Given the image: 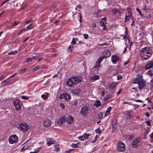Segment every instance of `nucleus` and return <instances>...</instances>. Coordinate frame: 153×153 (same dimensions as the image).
I'll return each mask as SVG.
<instances>
[{"mask_svg": "<svg viewBox=\"0 0 153 153\" xmlns=\"http://www.w3.org/2000/svg\"><path fill=\"white\" fill-rule=\"evenodd\" d=\"M118 10H119L118 9L115 8H114L112 9V12L114 14H116L118 13Z\"/></svg>", "mask_w": 153, "mask_h": 153, "instance_id": "nucleus-29", "label": "nucleus"}, {"mask_svg": "<svg viewBox=\"0 0 153 153\" xmlns=\"http://www.w3.org/2000/svg\"><path fill=\"white\" fill-rule=\"evenodd\" d=\"M78 103V102L77 100H74L73 101V105L74 106H76Z\"/></svg>", "mask_w": 153, "mask_h": 153, "instance_id": "nucleus-52", "label": "nucleus"}, {"mask_svg": "<svg viewBox=\"0 0 153 153\" xmlns=\"http://www.w3.org/2000/svg\"><path fill=\"white\" fill-rule=\"evenodd\" d=\"M143 51V54H146L149 55V54H152L153 53V52L151 50V48L149 47H145L142 49Z\"/></svg>", "mask_w": 153, "mask_h": 153, "instance_id": "nucleus-9", "label": "nucleus"}, {"mask_svg": "<svg viewBox=\"0 0 153 153\" xmlns=\"http://www.w3.org/2000/svg\"><path fill=\"white\" fill-rule=\"evenodd\" d=\"M38 59V57L36 56H32L31 57H28L25 60V62H29L33 59Z\"/></svg>", "mask_w": 153, "mask_h": 153, "instance_id": "nucleus-17", "label": "nucleus"}, {"mask_svg": "<svg viewBox=\"0 0 153 153\" xmlns=\"http://www.w3.org/2000/svg\"><path fill=\"white\" fill-rule=\"evenodd\" d=\"M83 35L84 36V38L85 39H88L89 36H88V35L87 34H84Z\"/></svg>", "mask_w": 153, "mask_h": 153, "instance_id": "nucleus-50", "label": "nucleus"}, {"mask_svg": "<svg viewBox=\"0 0 153 153\" xmlns=\"http://www.w3.org/2000/svg\"><path fill=\"white\" fill-rule=\"evenodd\" d=\"M40 149L41 147H40L39 148L35 149L34 150V151L36 152V153H37L38 152L40 151Z\"/></svg>", "mask_w": 153, "mask_h": 153, "instance_id": "nucleus-48", "label": "nucleus"}, {"mask_svg": "<svg viewBox=\"0 0 153 153\" xmlns=\"http://www.w3.org/2000/svg\"><path fill=\"white\" fill-rule=\"evenodd\" d=\"M145 123L147 124V126H151L150 122L149 121H146Z\"/></svg>", "mask_w": 153, "mask_h": 153, "instance_id": "nucleus-62", "label": "nucleus"}, {"mask_svg": "<svg viewBox=\"0 0 153 153\" xmlns=\"http://www.w3.org/2000/svg\"><path fill=\"white\" fill-rule=\"evenodd\" d=\"M103 27V28H102V29L103 30H107V27H106L105 25L102 26Z\"/></svg>", "mask_w": 153, "mask_h": 153, "instance_id": "nucleus-63", "label": "nucleus"}, {"mask_svg": "<svg viewBox=\"0 0 153 153\" xmlns=\"http://www.w3.org/2000/svg\"><path fill=\"white\" fill-rule=\"evenodd\" d=\"M126 117L127 119H130V118L131 114L130 113L128 112L126 114Z\"/></svg>", "mask_w": 153, "mask_h": 153, "instance_id": "nucleus-38", "label": "nucleus"}, {"mask_svg": "<svg viewBox=\"0 0 153 153\" xmlns=\"http://www.w3.org/2000/svg\"><path fill=\"white\" fill-rule=\"evenodd\" d=\"M14 104L15 108L17 111H19L21 109L22 103L18 100H16L13 101Z\"/></svg>", "mask_w": 153, "mask_h": 153, "instance_id": "nucleus-7", "label": "nucleus"}, {"mask_svg": "<svg viewBox=\"0 0 153 153\" xmlns=\"http://www.w3.org/2000/svg\"><path fill=\"white\" fill-rule=\"evenodd\" d=\"M119 60L118 56L115 55H113L111 56V60L113 63H116L117 61Z\"/></svg>", "mask_w": 153, "mask_h": 153, "instance_id": "nucleus-15", "label": "nucleus"}, {"mask_svg": "<svg viewBox=\"0 0 153 153\" xmlns=\"http://www.w3.org/2000/svg\"><path fill=\"white\" fill-rule=\"evenodd\" d=\"M46 140L47 142V144L49 146L54 144L55 142V141L53 140V139L51 138H46Z\"/></svg>", "mask_w": 153, "mask_h": 153, "instance_id": "nucleus-12", "label": "nucleus"}, {"mask_svg": "<svg viewBox=\"0 0 153 153\" xmlns=\"http://www.w3.org/2000/svg\"><path fill=\"white\" fill-rule=\"evenodd\" d=\"M60 107L62 109H64L65 108L64 105L63 104H61Z\"/></svg>", "mask_w": 153, "mask_h": 153, "instance_id": "nucleus-64", "label": "nucleus"}, {"mask_svg": "<svg viewBox=\"0 0 153 153\" xmlns=\"http://www.w3.org/2000/svg\"><path fill=\"white\" fill-rule=\"evenodd\" d=\"M79 18V21L80 22V23L82 22V19H81V14H79V15L77 16Z\"/></svg>", "mask_w": 153, "mask_h": 153, "instance_id": "nucleus-47", "label": "nucleus"}, {"mask_svg": "<svg viewBox=\"0 0 153 153\" xmlns=\"http://www.w3.org/2000/svg\"><path fill=\"white\" fill-rule=\"evenodd\" d=\"M139 143L140 141L139 139H138L137 138L135 139L132 142V145L133 147L136 148L137 146L139 145Z\"/></svg>", "mask_w": 153, "mask_h": 153, "instance_id": "nucleus-10", "label": "nucleus"}, {"mask_svg": "<svg viewBox=\"0 0 153 153\" xmlns=\"http://www.w3.org/2000/svg\"><path fill=\"white\" fill-rule=\"evenodd\" d=\"M99 77H90L89 79L90 81H94L95 80L98 79Z\"/></svg>", "mask_w": 153, "mask_h": 153, "instance_id": "nucleus-26", "label": "nucleus"}, {"mask_svg": "<svg viewBox=\"0 0 153 153\" xmlns=\"http://www.w3.org/2000/svg\"><path fill=\"white\" fill-rule=\"evenodd\" d=\"M95 132L97 134H100L101 132V130L99 128H98L95 130Z\"/></svg>", "mask_w": 153, "mask_h": 153, "instance_id": "nucleus-41", "label": "nucleus"}, {"mask_svg": "<svg viewBox=\"0 0 153 153\" xmlns=\"http://www.w3.org/2000/svg\"><path fill=\"white\" fill-rule=\"evenodd\" d=\"M82 79V77H71L66 81V85L69 87L77 84Z\"/></svg>", "mask_w": 153, "mask_h": 153, "instance_id": "nucleus-2", "label": "nucleus"}, {"mask_svg": "<svg viewBox=\"0 0 153 153\" xmlns=\"http://www.w3.org/2000/svg\"><path fill=\"white\" fill-rule=\"evenodd\" d=\"M18 140V138L15 134L11 136L9 138V142L11 144L16 143Z\"/></svg>", "mask_w": 153, "mask_h": 153, "instance_id": "nucleus-6", "label": "nucleus"}, {"mask_svg": "<svg viewBox=\"0 0 153 153\" xmlns=\"http://www.w3.org/2000/svg\"><path fill=\"white\" fill-rule=\"evenodd\" d=\"M54 147L55 148V149L54 150L55 151L58 152L59 151V148L58 145H54Z\"/></svg>", "mask_w": 153, "mask_h": 153, "instance_id": "nucleus-27", "label": "nucleus"}, {"mask_svg": "<svg viewBox=\"0 0 153 153\" xmlns=\"http://www.w3.org/2000/svg\"><path fill=\"white\" fill-rule=\"evenodd\" d=\"M131 17L129 16H127V15H126L125 18V22H128L129 20Z\"/></svg>", "mask_w": 153, "mask_h": 153, "instance_id": "nucleus-25", "label": "nucleus"}, {"mask_svg": "<svg viewBox=\"0 0 153 153\" xmlns=\"http://www.w3.org/2000/svg\"><path fill=\"white\" fill-rule=\"evenodd\" d=\"M71 92L73 94L78 95L80 93V90L78 89H74Z\"/></svg>", "mask_w": 153, "mask_h": 153, "instance_id": "nucleus-19", "label": "nucleus"}, {"mask_svg": "<svg viewBox=\"0 0 153 153\" xmlns=\"http://www.w3.org/2000/svg\"><path fill=\"white\" fill-rule=\"evenodd\" d=\"M65 117L61 116L57 121L58 124H61L63 123L65 120Z\"/></svg>", "mask_w": 153, "mask_h": 153, "instance_id": "nucleus-18", "label": "nucleus"}, {"mask_svg": "<svg viewBox=\"0 0 153 153\" xmlns=\"http://www.w3.org/2000/svg\"><path fill=\"white\" fill-rule=\"evenodd\" d=\"M74 120V118L71 116H69L67 117L66 121L68 124L72 123Z\"/></svg>", "mask_w": 153, "mask_h": 153, "instance_id": "nucleus-14", "label": "nucleus"}, {"mask_svg": "<svg viewBox=\"0 0 153 153\" xmlns=\"http://www.w3.org/2000/svg\"><path fill=\"white\" fill-rule=\"evenodd\" d=\"M32 24H30L29 25L27 26V29H27V30L31 29V28L32 27Z\"/></svg>", "mask_w": 153, "mask_h": 153, "instance_id": "nucleus-51", "label": "nucleus"}, {"mask_svg": "<svg viewBox=\"0 0 153 153\" xmlns=\"http://www.w3.org/2000/svg\"><path fill=\"white\" fill-rule=\"evenodd\" d=\"M51 122L50 120H46L44 121V125L46 128H48L51 126Z\"/></svg>", "mask_w": 153, "mask_h": 153, "instance_id": "nucleus-11", "label": "nucleus"}, {"mask_svg": "<svg viewBox=\"0 0 153 153\" xmlns=\"http://www.w3.org/2000/svg\"><path fill=\"white\" fill-rule=\"evenodd\" d=\"M148 72V75L149 74L151 76H152L153 74V68H151Z\"/></svg>", "mask_w": 153, "mask_h": 153, "instance_id": "nucleus-28", "label": "nucleus"}, {"mask_svg": "<svg viewBox=\"0 0 153 153\" xmlns=\"http://www.w3.org/2000/svg\"><path fill=\"white\" fill-rule=\"evenodd\" d=\"M143 50H141L140 52V57L142 58L141 60H146L148 59L150 57L152 54H148L147 55L146 53V54H143Z\"/></svg>", "mask_w": 153, "mask_h": 153, "instance_id": "nucleus-8", "label": "nucleus"}, {"mask_svg": "<svg viewBox=\"0 0 153 153\" xmlns=\"http://www.w3.org/2000/svg\"><path fill=\"white\" fill-rule=\"evenodd\" d=\"M100 25L101 26H102L104 25H105V23H104V22H101V21H100Z\"/></svg>", "mask_w": 153, "mask_h": 153, "instance_id": "nucleus-60", "label": "nucleus"}, {"mask_svg": "<svg viewBox=\"0 0 153 153\" xmlns=\"http://www.w3.org/2000/svg\"><path fill=\"white\" fill-rule=\"evenodd\" d=\"M136 10L138 12L139 15H140V16L142 18L143 17V14L141 13V11H140L139 9L138 8H136Z\"/></svg>", "mask_w": 153, "mask_h": 153, "instance_id": "nucleus-36", "label": "nucleus"}, {"mask_svg": "<svg viewBox=\"0 0 153 153\" xmlns=\"http://www.w3.org/2000/svg\"><path fill=\"white\" fill-rule=\"evenodd\" d=\"M110 51H107L103 53L106 56L107 58L109 57L110 56L111 53L110 52Z\"/></svg>", "mask_w": 153, "mask_h": 153, "instance_id": "nucleus-23", "label": "nucleus"}, {"mask_svg": "<svg viewBox=\"0 0 153 153\" xmlns=\"http://www.w3.org/2000/svg\"><path fill=\"white\" fill-rule=\"evenodd\" d=\"M150 84L151 85L150 90L151 91H153V80H151L150 81Z\"/></svg>", "mask_w": 153, "mask_h": 153, "instance_id": "nucleus-32", "label": "nucleus"}, {"mask_svg": "<svg viewBox=\"0 0 153 153\" xmlns=\"http://www.w3.org/2000/svg\"><path fill=\"white\" fill-rule=\"evenodd\" d=\"M89 109L88 106L87 105H84L81 108L80 113L81 115L83 117H85L88 113Z\"/></svg>", "mask_w": 153, "mask_h": 153, "instance_id": "nucleus-4", "label": "nucleus"}, {"mask_svg": "<svg viewBox=\"0 0 153 153\" xmlns=\"http://www.w3.org/2000/svg\"><path fill=\"white\" fill-rule=\"evenodd\" d=\"M152 67H153V60L150 61L147 63L145 66V68L146 69H148Z\"/></svg>", "mask_w": 153, "mask_h": 153, "instance_id": "nucleus-16", "label": "nucleus"}, {"mask_svg": "<svg viewBox=\"0 0 153 153\" xmlns=\"http://www.w3.org/2000/svg\"><path fill=\"white\" fill-rule=\"evenodd\" d=\"M64 98H65V93L63 94H61L60 96H59V98L61 99H62Z\"/></svg>", "mask_w": 153, "mask_h": 153, "instance_id": "nucleus-43", "label": "nucleus"}, {"mask_svg": "<svg viewBox=\"0 0 153 153\" xmlns=\"http://www.w3.org/2000/svg\"><path fill=\"white\" fill-rule=\"evenodd\" d=\"M103 59V57H100L99 58L98 61L97 62L95 65L94 66V67L95 68H97L100 66V63L102 62Z\"/></svg>", "mask_w": 153, "mask_h": 153, "instance_id": "nucleus-13", "label": "nucleus"}, {"mask_svg": "<svg viewBox=\"0 0 153 153\" xmlns=\"http://www.w3.org/2000/svg\"><path fill=\"white\" fill-rule=\"evenodd\" d=\"M124 144L121 141L119 142L117 145V150L118 151L123 152L125 150Z\"/></svg>", "mask_w": 153, "mask_h": 153, "instance_id": "nucleus-5", "label": "nucleus"}, {"mask_svg": "<svg viewBox=\"0 0 153 153\" xmlns=\"http://www.w3.org/2000/svg\"><path fill=\"white\" fill-rule=\"evenodd\" d=\"M17 53V51H10L8 53V54L9 55L10 54H15V53Z\"/></svg>", "mask_w": 153, "mask_h": 153, "instance_id": "nucleus-40", "label": "nucleus"}, {"mask_svg": "<svg viewBox=\"0 0 153 153\" xmlns=\"http://www.w3.org/2000/svg\"><path fill=\"white\" fill-rule=\"evenodd\" d=\"M19 23V21H15L14 22V23L13 24V26H15L17 25L18 23Z\"/></svg>", "mask_w": 153, "mask_h": 153, "instance_id": "nucleus-61", "label": "nucleus"}, {"mask_svg": "<svg viewBox=\"0 0 153 153\" xmlns=\"http://www.w3.org/2000/svg\"><path fill=\"white\" fill-rule=\"evenodd\" d=\"M26 30H27V29H26L25 28H23L21 30H20L18 32V35H19V34H21L22 32H23V31H26Z\"/></svg>", "mask_w": 153, "mask_h": 153, "instance_id": "nucleus-37", "label": "nucleus"}, {"mask_svg": "<svg viewBox=\"0 0 153 153\" xmlns=\"http://www.w3.org/2000/svg\"><path fill=\"white\" fill-rule=\"evenodd\" d=\"M79 139L81 140H83L85 139V138L84 137L83 135L82 136H80L79 137Z\"/></svg>", "mask_w": 153, "mask_h": 153, "instance_id": "nucleus-54", "label": "nucleus"}, {"mask_svg": "<svg viewBox=\"0 0 153 153\" xmlns=\"http://www.w3.org/2000/svg\"><path fill=\"white\" fill-rule=\"evenodd\" d=\"M149 131V129L148 128L145 130V132L144 133V135H145V136H146L148 134Z\"/></svg>", "mask_w": 153, "mask_h": 153, "instance_id": "nucleus-33", "label": "nucleus"}, {"mask_svg": "<svg viewBox=\"0 0 153 153\" xmlns=\"http://www.w3.org/2000/svg\"><path fill=\"white\" fill-rule=\"evenodd\" d=\"M11 81L10 79V78H8L7 79H6L3 81V83H6V84L7 83Z\"/></svg>", "mask_w": 153, "mask_h": 153, "instance_id": "nucleus-42", "label": "nucleus"}, {"mask_svg": "<svg viewBox=\"0 0 153 153\" xmlns=\"http://www.w3.org/2000/svg\"><path fill=\"white\" fill-rule=\"evenodd\" d=\"M132 83L137 84L139 90L143 89L146 86V81L143 78V77H136L133 79Z\"/></svg>", "mask_w": 153, "mask_h": 153, "instance_id": "nucleus-1", "label": "nucleus"}, {"mask_svg": "<svg viewBox=\"0 0 153 153\" xmlns=\"http://www.w3.org/2000/svg\"><path fill=\"white\" fill-rule=\"evenodd\" d=\"M56 7V4H53V5L51 6L50 7V10H52Z\"/></svg>", "mask_w": 153, "mask_h": 153, "instance_id": "nucleus-34", "label": "nucleus"}, {"mask_svg": "<svg viewBox=\"0 0 153 153\" xmlns=\"http://www.w3.org/2000/svg\"><path fill=\"white\" fill-rule=\"evenodd\" d=\"M84 137L85 138V139L86 138H87L89 136V134H84L83 135Z\"/></svg>", "mask_w": 153, "mask_h": 153, "instance_id": "nucleus-58", "label": "nucleus"}, {"mask_svg": "<svg viewBox=\"0 0 153 153\" xmlns=\"http://www.w3.org/2000/svg\"><path fill=\"white\" fill-rule=\"evenodd\" d=\"M128 16H129L131 17V16H132V12H131V11L128 12Z\"/></svg>", "mask_w": 153, "mask_h": 153, "instance_id": "nucleus-57", "label": "nucleus"}, {"mask_svg": "<svg viewBox=\"0 0 153 153\" xmlns=\"http://www.w3.org/2000/svg\"><path fill=\"white\" fill-rule=\"evenodd\" d=\"M78 143L75 144L74 143H73L71 144V146L73 147L76 148L78 147L77 145Z\"/></svg>", "mask_w": 153, "mask_h": 153, "instance_id": "nucleus-39", "label": "nucleus"}, {"mask_svg": "<svg viewBox=\"0 0 153 153\" xmlns=\"http://www.w3.org/2000/svg\"><path fill=\"white\" fill-rule=\"evenodd\" d=\"M101 105V101L99 100H96V102L94 104V105L96 107V108H97Z\"/></svg>", "mask_w": 153, "mask_h": 153, "instance_id": "nucleus-22", "label": "nucleus"}, {"mask_svg": "<svg viewBox=\"0 0 153 153\" xmlns=\"http://www.w3.org/2000/svg\"><path fill=\"white\" fill-rule=\"evenodd\" d=\"M73 46L72 47V46L71 45H69L68 48V52H71L72 51V50L71 49V48H73Z\"/></svg>", "mask_w": 153, "mask_h": 153, "instance_id": "nucleus-44", "label": "nucleus"}, {"mask_svg": "<svg viewBox=\"0 0 153 153\" xmlns=\"http://www.w3.org/2000/svg\"><path fill=\"white\" fill-rule=\"evenodd\" d=\"M28 147V146H25V145L24 146H23L20 150V151L21 152H23L24 151H25V150L27 149Z\"/></svg>", "mask_w": 153, "mask_h": 153, "instance_id": "nucleus-31", "label": "nucleus"}, {"mask_svg": "<svg viewBox=\"0 0 153 153\" xmlns=\"http://www.w3.org/2000/svg\"><path fill=\"white\" fill-rule=\"evenodd\" d=\"M65 99L66 100L68 101L71 98V96L69 93H65Z\"/></svg>", "mask_w": 153, "mask_h": 153, "instance_id": "nucleus-20", "label": "nucleus"}, {"mask_svg": "<svg viewBox=\"0 0 153 153\" xmlns=\"http://www.w3.org/2000/svg\"><path fill=\"white\" fill-rule=\"evenodd\" d=\"M111 108L110 107H109L108 108L107 110L106 111L107 112H108L110 114V112L111 110Z\"/></svg>", "mask_w": 153, "mask_h": 153, "instance_id": "nucleus-59", "label": "nucleus"}, {"mask_svg": "<svg viewBox=\"0 0 153 153\" xmlns=\"http://www.w3.org/2000/svg\"><path fill=\"white\" fill-rule=\"evenodd\" d=\"M110 97V95H107L105 97V100H108L109 99Z\"/></svg>", "mask_w": 153, "mask_h": 153, "instance_id": "nucleus-55", "label": "nucleus"}, {"mask_svg": "<svg viewBox=\"0 0 153 153\" xmlns=\"http://www.w3.org/2000/svg\"><path fill=\"white\" fill-rule=\"evenodd\" d=\"M62 69L61 68L59 69V70L58 71L57 74H59V76H60L61 75V74L62 73Z\"/></svg>", "mask_w": 153, "mask_h": 153, "instance_id": "nucleus-45", "label": "nucleus"}, {"mask_svg": "<svg viewBox=\"0 0 153 153\" xmlns=\"http://www.w3.org/2000/svg\"><path fill=\"white\" fill-rule=\"evenodd\" d=\"M106 19L107 18L106 17H104V18H102L101 19V20L100 21L104 22V23H105V22H106Z\"/></svg>", "mask_w": 153, "mask_h": 153, "instance_id": "nucleus-53", "label": "nucleus"}, {"mask_svg": "<svg viewBox=\"0 0 153 153\" xmlns=\"http://www.w3.org/2000/svg\"><path fill=\"white\" fill-rule=\"evenodd\" d=\"M26 70V69L25 68L21 69V70H20L19 71V73L20 74H22L24 73Z\"/></svg>", "mask_w": 153, "mask_h": 153, "instance_id": "nucleus-35", "label": "nucleus"}, {"mask_svg": "<svg viewBox=\"0 0 153 153\" xmlns=\"http://www.w3.org/2000/svg\"><path fill=\"white\" fill-rule=\"evenodd\" d=\"M21 98L23 100H27L29 98V97H26L25 96H21Z\"/></svg>", "mask_w": 153, "mask_h": 153, "instance_id": "nucleus-46", "label": "nucleus"}, {"mask_svg": "<svg viewBox=\"0 0 153 153\" xmlns=\"http://www.w3.org/2000/svg\"><path fill=\"white\" fill-rule=\"evenodd\" d=\"M108 85L110 89L114 90L115 87V84L114 83H113L111 84H108Z\"/></svg>", "mask_w": 153, "mask_h": 153, "instance_id": "nucleus-21", "label": "nucleus"}, {"mask_svg": "<svg viewBox=\"0 0 153 153\" xmlns=\"http://www.w3.org/2000/svg\"><path fill=\"white\" fill-rule=\"evenodd\" d=\"M103 114L102 112L99 113L98 115V119L100 120L102 119L103 118Z\"/></svg>", "mask_w": 153, "mask_h": 153, "instance_id": "nucleus-24", "label": "nucleus"}, {"mask_svg": "<svg viewBox=\"0 0 153 153\" xmlns=\"http://www.w3.org/2000/svg\"><path fill=\"white\" fill-rule=\"evenodd\" d=\"M29 128V125L25 123H21L19 124L18 128L23 132L27 131Z\"/></svg>", "mask_w": 153, "mask_h": 153, "instance_id": "nucleus-3", "label": "nucleus"}, {"mask_svg": "<svg viewBox=\"0 0 153 153\" xmlns=\"http://www.w3.org/2000/svg\"><path fill=\"white\" fill-rule=\"evenodd\" d=\"M78 40V39L77 38H73L71 42V43L75 45L76 44V42Z\"/></svg>", "mask_w": 153, "mask_h": 153, "instance_id": "nucleus-30", "label": "nucleus"}, {"mask_svg": "<svg viewBox=\"0 0 153 153\" xmlns=\"http://www.w3.org/2000/svg\"><path fill=\"white\" fill-rule=\"evenodd\" d=\"M40 68V66H36L33 69V70L34 71H35L38 70Z\"/></svg>", "mask_w": 153, "mask_h": 153, "instance_id": "nucleus-49", "label": "nucleus"}, {"mask_svg": "<svg viewBox=\"0 0 153 153\" xmlns=\"http://www.w3.org/2000/svg\"><path fill=\"white\" fill-rule=\"evenodd\" d=\"M41 97L44 99H46L47 98V96L43 94L41 95Z\"/></svg>", "mask_w": 153, "mask_h": 153, "instance_id": "nucleus-56", "label": "nucleus"}]
</instances>
